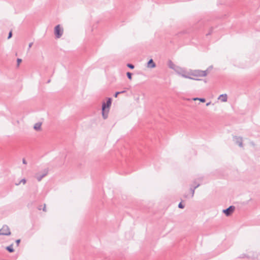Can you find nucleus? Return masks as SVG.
<instances>
[{"mask_svg":"<svg viewBox=\"0 0 260 260\" xmlns=\"http://www.w3.org/2000/svg\"><path fill=\"white\" fill-rule=\"evenodd\" d=\"M208 69L206 71H202V70H194L191 74V75L193 76L196 77H205L207 75V71Z\"/></svg>","mask_w":260,"mask_h":260,"instance_id":"1","label":"nucleus"},{"mask_svg":"<svg viewBox=\"0 0 260 260\" xmlns=\"http://www.w3.org/2000/svg\"><path fill=\"white\" fill-rule=\"evenodd\" d=\"M63 28L60 25H56L54 28V34L56 38H60L63 34Z\"/></svg>","mask_w":260,"mask_h":260,"instance_id":"2","label":"nucleus"},{"mask_svg":"<svg viewBox=\"0 0 260 260\" xmlns=\"http://www.w3.org/2000/svg\"><path fill=\"white\" fill-rule=\"evenodd\" d=\"M11 235L10 229L7 225H4L3 228L0 229V235L9 236Z\"/></svg>","mask_w":260,"mask_h":260,"instance_id":"3","label":"nucleus"},{"mask_svg":"<svg viewBox=\"0 0 260 260\" xmlns=\"http://www.w3.org/2000/svg\"><path fill=\"white\" fill-rule=\"evenodd\" d=\"M235 207L234 206H231L229 208L224 209L223 212L226 215V216H230L232 213L234 211Z\"/></svg>","mask_w":260,"mask_h":260,"instance_id":"4","label":"nucleus"},{"mask_svg":"<svg viewBox=\"0 0 260 260\" xmlns=\"http://www.w3.org/2000/svg\"><path fill=\"white\" fill-rule=\"evenodd\" d=\"M234 141L240 147H243V140L242 137L235 136L233 138Z\"/></svg>","mask_w":260,"mask_h":260,"instance_id":"5","label":"nucleus"},{"mask_svg":"<svg viewBox=\"0 0 260 260\" xmlns=\"http://www.w3.org/2000/svg\"><path fill=\"white\" fill-rule=\"evenodd\" d=\"M102 116L104 118V119H106L108 117V112H109V109H106V106L105 105H102Z\"/></svg>","mask_w":260,"mask_h":260,"instance_id":"6","label":"nucleus"},{"mask_svg":"<svg viewBox=\"0 0 260 260\" xmlns=\"http://www.w3.org/2000/svg\"><path fill=\"white\" fill-rule=\"evenodd\" d=\"M168 66L170 68L178 72V69H180L179 67H176V65L171 61L169 60L168 62Z\"/></svg>","mask_w":260,"mask_h":260,"instance_id":"7","label":"nucleus"},{"mask_svg":"<svg viewBox=\"0 0 260 260\" xmlns=\"http://www.w3.org/2000/svg\"><path fill=\"white\" fill-rule=\"evenodd\" d=\"M47 173H48L47 170H45L44 171V173L42 174H41V175L37 174L36 175V178L38 180V181H40L43 179V178H44L45 176H46L47 175Z\"/></svg>","mask_w":260,"mask_h":260,"instance_id":"8","label":"nucleus"},{"mask_svg":"<svg viewBox=\"0 0 260 260\" xmlns=\"http://www.w3.org/2000/svg\"><path fill=\"white\" fill-rule=\"evenodd\" d=\"M111 103H112V99L110 98H108L106 103L104 102L103 103L102 105H105L106 106V109H109V108H110V107L111 105Z\"/></svg>","mask_w":260,"mask_h":260,"instance_id":"9","label":"nucleus"},{"mask_svg":"<svg viewBox=\"0 0 260 260\" xmlns=\"http://www.w3.org/2000/svg\"><path fill=\"white\" fill-rule=\"evenodd\" d=\"M156 67L155 63L152 59H150L147 62V67L150 68H154Z\"/></svg>","mask_w":260,"mask_h":260,"instance_id":"10","label":"nucleus"},{"mask_svg":"<svg viewBox=\"0 0 260 260\" xmlns=\"http://www.w3.org/2000/svg\"><path fill=\"white\" fill-rule=\"evenodd\" d=\"M218 99H220L223 102H225L228 100L227 95L226 94H221L218 98Z\"/></svg>","mask_w":260,"mask_h":260,"instance_id":"11","label":"nucleus"},{"mask_svg":"<svg viewBox=\"0 0 260 260\" xmlns=\"http://www.w3.org/2000/svg\"><path fill=\"white\" fill-rule=\"evenodd\" d=\"M200 185V183H198L197 185H195L193 187H191L190 190L191 192V198H192L194 196L195 189L198 188Z\"/></svg>","mask_w":260,"mask_h":260,"instance_id":"12","label":"nucleus"},{"mask_svg":"<svg viewBox=\"0 0 260 260\" xmlns=\"http://www.w3.org/2000/svg\"><path fill=\"white\" fill-rule=\"evenodd\" d=\"M41 124L40 122L36 123L34 126V129L36 131H39L41 129Z\"/></svg>","mask_w":260,"mask_h":260,"instance_id":"13","label":"nucleus"},{"mask_svg":"<svg viewBox=\"0 0 260 260\" xmlns=\"http://www.w3.org/2000/svg\"><path fill=\"white\" fill-rule=\"evenodd\" d=\"M13 245L11 244L7 247H6V249L7 250H8L9 252H13L14 251V250L13 248Z\"/></svg>","mask_w":260,"mask_h":260,"instance_id":"14","label":"nucleus"},{"mask_svg":"<svg viewBox=\"0 0 260 260\" xmlns=\"http://www.w3.org/2000/svg\"><path fill=\"white\" fill-rule=\"evenodd\" d=\"M177 72L178 73V74H179V75H181L183 77H184V78H188V79H192V80H200V79H195V78H193L190 77H189V76H187V75H185V74H181L179 73L178 72V71Z\"/></svg>","mask_w":260,"mask_h":260,"instance_id":"15","label":"nucleus"},{"mask_svg":"<svg viewBox=\"0 0 260 260\" xmlns=\"http://www.w3.org/2000/svg\"><path fill=\"white\" fill-rule=\"evenodd\" d=\"M193 100H194V101L199 100L200 102H203V103L205 102L206 101L204 98H194Z\"/></svg>","mask_w":260,"mask_h":260,"instance_id":"16","label":"nucleus"},{"mask_svg":"<svg viewBox=\"0 0 260 260\" xmlns=\"http://www.w3.org/2000/svg\"><path fill=\"white\" fill-rule=\"evenodd\" d=\"M126 75H127V78H128L129 79H130V80H131V79H132V74L131 73H130V72H127V73H126Z\"/></svg>","mask_w":260,"mask_h":260,"instance_id":"17","label":"nucleus"},{"mask_svg":"<svg viewBox=\"0 0 260 260\" xmlns=\"http://www.w3.org/2000/svg\"><path fill=\"white\" fill-rule=\"evenodd\" d=\"M127 67H128L129 68H130L131 69H133L135 68V66L133 64H131V63H127Z\"/></svg>","mask_w":260,"mask_h":260,"instance_id":"18","label":"nucleus"},{"mask_svg":"<svg viewBox=\"0 0 260 260\" xmlns=\"http://www.w3.org/2000/svg\"><path fill=\"white\" fill-rule=\"evenodd\" d=\"M244 257H247V258H250V256H247V255H246V254H242L240 256V258H244Z\"/></svg>","mask_w":260,"mask_h":260,"instance_id":"19","label":"nucleus"},{"mask_svg":"<svg viewBox=\"0 0 260 260\" xmlns=\"http://www.w3.org/2000/svg\"><path fill=\"white\" fill-rule=\"evenodd\" d=\"M22 62V59L20 58H17V67H19V64Z\"/></svg>","mask_w":260,"mask_h":260,"instance_id":"20","label":"nucleus"},{"mask_svg":"<svg viewBox=\"0 0 260 260\" xmlns=\"http://www.w3.org/2000/svg\"><path fill=\"white\" fill-rule=\"evenodd\" d=\"M20 183H23V184H25L26 183V180L25 179H22L21 180L20 182L18 184H16L17 185H19Z\"/></svg>","mask_w":260,"mask_h":260,"instance_id":"21","label":"nucleus"},{"mask_svg":"<svg viewBox=\"0 0 260 260\" xmlns=\"http://www.w3.org/2000/svg\"><path fill=\"white\" fill-rule=\"evenodd\" d=\"M178 207L181 209H183L184 208V205L182 204V203H180L178 205Z\"/></svg>","mask_w":260,"mask_h":260,"instance_id":"22","label":"nucleus"},{"mask_svg":"<svg viewBox=\"0 0 260 260\" xmlns=\"http://www.w3.org/2000/svg\"><path fill=\"white\" fill-rule=\"evenodd\" d=\"M12 36V31H10L9 33V35H8V39H10Z\"/></svg>","mask_w":260,"mask_h":260,"instance_id":"23","label":"nucleus"},{"mask_svg":"<svg viewBox=\"0 0 260 260\" xmlns=\"http://www.w3.org/2000/svg\"><path fill=\"white\" fill-rule=\"evenodd\" d=\"M119 94H120V92H119V91H117V92H116L114 95V97L115 98H117L118 95H119Z\"/></svg>","mask_w":260,"mask_h":260,"instance_id":"24","label":"nucleus"},{"mask_svg":"<svg viewBox=\"0 0 260 260\" xmlns=\"http://www.w3.org/2000/svg\"><path fill=\"white\" fill-rule=\"evenodd\" d=\"M33 45V43L31 42L28 45V51L29 50L30 48L31 47L32 45Z\"/></svg>","mask_w":260,"mask_h":260,"instance_id":"25","label":"nucleus"},{"mask_svg":"<svg viewBox=\"0 0 260 260\" xmlns=\"http://www.w3.org/2000/svg\"><path fill=\"white\" fill-rule=\"evenodd\" d=\"M20 242V239H17V240H16V244H17V246H18V245H19V244Z\"/></svg>","mask_w":260,"mask_h":260,"instance_id":"26","label":"nucleus"},{"mask_svg":"<svg viewBox=\"0 0 260 260\" xmlns=\"http://www.w3.org/2000/svg\"><path fill=\"white\" fill-rule=\"evenodd\" d=\"M22 162H23V164H27L26 161L25 160V159L24 158H23L22 159Z\"/></svg>","mask_w":260,"mask_h":260,"instance_id":"27","label":"nucleus"},{"mask_svg":"<svg viewBox=\"0 0 260 260\" xmlns=\"http://www.w3.org/2000/svg\"><path fill=\"white\" fill-rule=\"evenodd\" d=\"M43 210L44 211H46V205H45V204H44V208H43Z\"/></svg>","mask_w":260,"mask_h":260,"instance_id":"28","label":"nucleus"},{"mask_svg":"<svg viewBox=\"0 0 260 260\" xmlns=\"http://www.w3.org/2000/svg\"><path fill=\"white\" fill-rule=\"evenodd\" d=\"M211 32H212V30H211L210 31V32L209 33H208L206 35L208 36V35H210V34H211Z\"/></svg>","mask_w":260,"mask_h":260,"instance_id":"29","label":"nucleus"},{"mask_svg":"<svg viewBox=\"0 0 260 260\" xmlns=\"http://www.w3.org/2000/svg\"><path fill=\"white\" fill-rule=\"evenodd\" d=\"M210 104H211V102H208V103H207L206 104V106H208L210 105Z\"/></svg>","mask_w":260,"mask_h":260,"instance_id":"30","label":"nucleus"},{"mask_svg":"<svg viewBox=\"0 0 260 260\" xmlns=\"http://www.w3.org/2000/svg\"><path fill=\"white\" fill-rule=\"evenodd\" d=\"M119 92H120V94H121V93H123L125 92V90H123V91H119Z\"/></svg>","mask_w":260,"mask_h":260,"instance_id":"31","label":"nucleus"},{"mask_svg":"<svg viewBox=\"0 0 260 260\" xmlns=\"http://www.w3.org/2000/svg\"><path fill=\"white\" fill-rule=\"evenodd\" d=\"M50 81H51V80H50V79H49V80H48V81H47V83H50Z\"/></svg>","mask_w":260,"mask_h":260,"instance_id":"32","label":"nucleus"}]
</instances>
